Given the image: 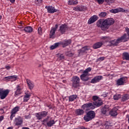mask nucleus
Returning a JSON list of instances; mask_svg holds the SVG:
<instances>
[{
	"label": "nucleus",
	"mask_w": 129,
	"mask_h": 129,
	"mask_svg": "<svg viewBox=\"0 0 129 129\" xmlns=\"http://www.w3.org/2000/svg\"><path fill=\"white\" fill-rule=\"evenodd\" d=\"M114 23V20L112 18H108L104 20L103 19H100L97 22V26L99 28H101L103 31H105L107 30Z\"/></svg>",
	"instance_id": "obj_1"
},
{
	"label": "nucleus",
	"mask_w": 129,
	"mask_h": 129,
	"mask_svg": "<svg viewBox=\"0 0 129 129\" xmlns=\"http://www.w3.org/2000/svg\"><path fill=\"white\" fill-rule=\"evenodd\" d=\"M95 117V112L93 111L88 112L84 117V119L85 121H89L93 119Z\"/></svg>",
	"instance_id": "obj_2"
},
{
	"label": "nucleus",
	"mask_w": 129,
	"mask_h": 129,
	"mask_svg": "<svg viewBox=\"0 0 129 129\" xmlns=\"http://www.w3.org/2000/svg\"><path fill=\"white\" fill-rule=\"evenodd\" d=\"M10 91L9 90H4V89L0 88V98L1 99H5L8 96Z\"/></svg>",
	"instance_id": "obj_3"
},
{
	"label": "nucleus",
	"mask_w": 129,
	"mask_h": 129,
	"mask_svg": "<svg viewBox=\"0 0 129 129\" xmlns=\"http://www.w3.org/2000/svg\"><path fill=\"white\" fill-rule=\"evenodd\" d=\"M82 108L84 110H90V109H94L95 106L92 104V103H88L84 104L82 106Z\"/></svg>",
	"instance_id": "obj_4"
},
{
	"label": "nucleus",
	"mask_w": 129,
	"mask_h": 129,
	"mask_svg": "<svg viewBox=\"0 0 129 129\" xmlns=\"http://www.w3.org/2000/svg\"><path fill=\"white\" fill-rule=\"evenodd\" d=\"M72 81H73L72 86L75 88L78 87L79 83L80 82V79L78 76H75L72 78Z\"/></svg>",
	"instance_id": "obj_5"
},
{
	"label": "nucleus",
	"mask_w": 129,
	"mask_h": 129,
	"mask_svg": "<svg viewBox=\"0 0 129 129\" xmlns=\"http://www.w3.org/2000/svg\"><path fill=\"white\" fill-rule=\"evenodd\" d=\"M58 29V25L56 24L54 27H52L49 33V38L50 39H54L55 38V32Z\"/></svg>",
	"instance_id": "obj_6"
},
{
	"label": "nucleus",
	"mask_w": 129,
	"mask_h": 129,
	"mask_svg": "<svg viewBox=\"0 0 129 129\" xmlns=\"http://www.w3.org/2000/svg\"><path fill=\"white\" fill-rule=\"evenodd\" d=\"M49 118H50V116H48L47 118L45 119L43 121L46 122V125H47V126H48L49 127H51V126H53V125L55 124V120H54L53 119L49 120Z\"/></svg>",
	"instance_id": "obj_7"
},
{
	"label": "nucleus",
	"mask_w": 129,
	"mask_h": 129,
	"mask_svg": "<svg viewBox=\"0 0 129 129\" xmlns=\"http://www.w3.org/2000/svg\"><path fill=\"white\" fill-rule=\"evenodd\" d=\"M48 114V111H43L36 114V116L37 118V119H41L43 117L47 116Z\"/></svg>",
	"instance_id": "obj_8"
},
{
	"label": "nucleus",
	"mask_w": 129,
	"mask_h": 129,
	"mask_svg": "<svg viewBox=\"0 0 129 129\" xmlns=\"http://www.w3.org/2000/svg\"><path fill=\"white\" fill-rule=\"evenodd\" d=\"M109 110H110L109 107H108V105H106L101 109V111L103 114L108 115L109 114Z\"/></svg>",
	"instance_id": "obj_9"
},
{
	"label": "nucleus",
	"mask_w": 129,
	"mask_h": 129,
	"mask_svg": "<svg viewBox=\"0 0 129 129\" xmlns=\"http://www.w3.org/2000/svg\"><path fill=\"white\" fill-rule=\"evenodd\" d=\"M125 80H126V78L124 77L118 79L116 81L117 85H118V86L120 85H124V83H125Z\"/></svg>",
	"instance_id": "obj_10"
},
{
	"label": "nucleus",
	"mask_w": 129,
	"mask_h": 129,
	"mask_svg": "<svg viewBox=\"0 0 129 129\" xmlns=\"http://www.w3.org/2000/svg\"><path fill=\"white\" fill-rule=\"evenodd\" d=\"M45 9L47 10V12L49 14H54V13L58 12V10L55 9L52 6H46Z\"/></svg>",
	"instance_id": "obj_11"
},
{
	"label": "nucleus",
	"mask_w": 129,
	"mask_h": 129,
	"mask_svg": "<svg viewBox=\"0 0 129 129\" xmlns=\"http://www.w3.org/2000/svg\"><path fill=\"white\" fill-rule=\"evenodd\" d=\"M117 110H118V106L114 107L110 112L109 114L111 116H116L117 115Z\"/></svg>",
	"instance_id": "obj_12"
},
{
	"label": "nucleus",
	"mask_w": 129,
	"mask_h": 129,
	"mask_svg": "<svg viewBox=\"0 0 129 129\" xmlns=\"http://www.w3.org/2000/svg\"><path fill=\"white\" fill-rule=\"evenodd\" d=\"M124 12H125V10L122 8L114 9L110 10V13H111L112 14H116L120 12L124 13Z\"/></svg>",
	"instance_id": "obj_13"
},
{
	"label": "nucleus",
	"mask_w": 129,
	"mask_h": 129,
	"mask_svg": "<svg viewBox=\"0 0 129 129\" xmlns=\"http://www.w3.org/2000/svg\"><path fill=\"white\" fill-rule=\"evenodd\" d=\"M98 20V17L96 15H94L89 19L88 21V24L89 25H91V24H93L95 22H96Z\"/></svg>",
	"instance_id": "obj_14"
},
{
	"label": "nucleus",
	"mask_w": 129,
	"mask_h": 129,
	"mask_svg": "<svg viewBox=\"0 0 129 129\" xmlns=\"http://www.w3.org/2000/svg\"><path fill=\"white\" fill-rule=\"evenodd\" d=\"M14 123L15 125H21L23 123V118L21 117L15 118Z\"/></svg>",
	"instance_id": "obj_15"
},
{
	"label": "nucleus",
	"mask_w": 129,
	"mask_h": 129,
	"mask_svg": "<svg viewBox=\"0 0 129 129\" xmlns=\"http://www.w3.org/2000/svg\"><path fill=\"white\" fill-rule=\"evenodd\" d=\"M88 76H89V75L83 72V74L80 76V78L82 81H88L89 80Z\"/></svg>",
	"instance_id": "obj_16"
},
{
	"label": "nucleus",
	"mask_w": 129,
	"mask_h": 129,
	"mask_svg": "<svg viewBox=\"0 0 129 129\" xmlns=\"http://www.w3.org/2000/svg\"><path fill=\"white\" fill-rule=\"evenodd\" d=\"M17 90L15 92V95L14 96L15 97H18L20 94H21L22 93V88H21V87H20V85H18L17 86Z\"/></svg>",
	"instance_id": "obj_17"
},
{
	"label": "nucleus",
	"mask_w": 129,
	"mask_h": 129,
	"mask_svg": "<svg viewBox=\"0 0 129 129\" xmlns=\"http://www.w3.org/2000/svg\"><path fill=\"white\" fill-rule=\"evenodd\" d=\"M90 50V47L88 46H85L79 50V54H83L84 53H87V51Z\"/></svg>",
	"instance_id": "obj_18"
},
{
	"label": "nucleus",
	"mask_w": 129,
	"mask_h": 129,
	"mask_svg": "<svg viewBox=\"0 0 129 129\" xmlns=\"http://www.w3.org/2000/svg\"><path fill=\"white\" fill-rule=\"evenodd\" d=\"M68 30V27L66 24H62L59 28V31L61 34H64Z\"/></svg>",
	"instance_id": "obj_19"
},
{
	"label": "nucleus",
	"mask_w": 129,
	"mask_h": 129,
	"mask_svg": "<svg viewBox=\"0 0 129 129\" xmlns=\"http://www.w3.org/2000/svg\"><path fill=\"white\" fill-rule=\"evenodd\" d=\"M101 79H102V76H101L95 77L93 79H92L91 83H97V82H99Z\"/></svg>",
	"instance_id": "obj_20"
},
{
	"label": "nucleus",
	"mask_w": 129,
	"mask_h": 129,
	"mask_svg": "<svg viewBox=\"0 0 129 129\" xmlns=\"http://www.w3.org/2000/svg\"><path fill=\"white\" fill-rule=\"evenodd\" d=\"M75 11H78L79 12H83L84 11H86V7L81 6L77 7L75 8Z\"/></svg>",
	"instance_id": "obj_21"
},
{
	"label": "nucleus",
	"mask_w": 129,
	"mask_h": 129,
	"mask_svg": "<svg viewBox=\"0 0 129 129\" xmlns=\"http://www.w3.org/2000/svg\"><path fill=\"white\" fill-rule=\"evenodd\" d=\"M62 47L65 48V47H67L68 45H70L71 44V40H65L62 42Z\"/></svg>",
	"instance_id": "obj_22"
},
{
	"label": "nucleus",
	"mask_w": 129,
	"mask_h": 129,
	"mask_svg": "<svg viewBox=\"0 0 129 129\" xmlns=\"http://www.w3.org/2000/svg\"><path fill=\"white\" fill-rule=\"evenodd\" d=\"M26 82L30 89H33V88H34V86H35V85H34V83L31 81V80L27 79Z\"/></svg>",
	"instance_id": "obj_23"
},
{
	"label": "nucleus",
	"mask_w": 129,
	"mask_h": 129,
	"mask_svg": "<svg viewBox=\"0 0 129 129\" xmlns=\"http://www.w3.org/2000/svg\"><path fill=\"white\" fill-rule=\"evenodd\" d=\"M102 45H103V43H102V42H97L93 45V48L94 49H98V48H100V47H101Z\"/></svg>",
	"instance_id": "obj_24"
},
{
	"label": "nucleus",
	"mask_w": 129,
	"mask_h": 129,
	"mask_svg": "<svg viewBox=\"0 0 129 129\" xmlns=\"http://www.w3.org/2000/svg\"><path fill=\"white\" fill-rule=\"evenodd\" d=\"M75 112L77 115H83L84 114V111L82 109H78L76 110Z\"/></svg>",
	"instance_id": "obj_25"
},
{
	"label": "nucleus",
	"mask_w": 129,
	"mask_h": 129,
	"mask_svg": "<svg viewBox=\"0 0 129 129\" xmlns=\"http://www.w3.org/2000/svg\"><path fill=\"white\" fill-rule=\"evenodd\" d=\"M92 104H93L94 106V105L95 106H100L102 105V101L100 100H98L97 101H95L93 103H92Z\"/></svg>",
	"instance_id": "obj_26"
},
{
	"label": "nucleus",
	"mask_w": 129,
	"mask_h": 129,
	"mask_svg": "<svg viewBox=\"0 0 129 129\" xmlns=\"http://www.w3.org/2000/svg\"><path fill=\"white\" fill-rule=\"evenodd\" d=\"M23 30L27 33H32L33 32V28L31 26H27Z\"/></svg>",
	"instance_id": "obj_27"
},
{
	"label": "nucleus",
	"mask_w": 129,
	"mask_h": 129,
	"mask_svg": "<svg viewBox=\"0 0 129 129\" xmlns=\"http://www.w3.org/2000/svg\"><path fill=\"white\" fill-rule=\"evenodd\" d=\"M30 97H31V95L25 93V95L24 97V102H27V101H28V100H29V99H30Z\"/></svg>",
	"instance_id": "obj_28"
},
{
	"label": "nucleus",
	"mask_w": 129,
	"mask_h": 129,
	"mask_svg": "<svg viewBox=\"0 0 129 129\" xmlns=\"http://www.w3.org/2000/svg\"><path fill=\"white\" fill-rule=\"evenodd\" d=\"M123 59L129 61V53L127 52H123L122 54Z\"/></svg>",
	"instance_id": "obj_29"
},
{
	"label": "nucleus",
	"mask_w": 129,
	"mask_h": 129,
	"mask_svg": "<svg viewBox=\"0 0 129 129\" xmlns=\"http://www.w3.org/2000/svg\"><path fill=\"white\" fill-rule=\"evenodd\" d=\"M17 78H18L17 76H11L5 77V79H7V80H9V79H13L14 81L17 80Z\"/></svg>",
	"instance_id": "obj_30"
},
{
	"label": "nucleus",
	"mask_w": 129,
	"mask_h": 129,
	"mask_svg": "<svg viewBox=\"0 0 129 129\" xmlns=\"http://www.w3.org/2000/svg\"><path fill=\"white\" fill-rule=\"evenodd\" d=\"M77 98V95H71L69 97V101H74V100H75V99H76Z\"/></svg>",
	"instance_id": "obj_31"
},
{
	"label": "nucleus",
	"mask_w": 129,
	"mask_h": 129,
	"mask_svg": "<svg viewBox=\"0 0 129 129\" xmlns=\"http://www.w3.org/2000/svg\"><path fill=\"white\" fill-rule=\"evenodd\" d=\"M18 111H19V107L17 106L12 110L11 113L16 114L18 112Z\"/></svg>",
	"instance_id": "obj_32"
},
{
	"label": "nucleus",
	"mask_w": 129,
	"mask_h": 129,
	"mask_svg": "<svg viewBox=\"0 0 129 129\" xmlns=\"http://www.w3.org/2000/svg\"><path fill=\"white\" fill-rule=\"evenodd\" d=\"M107 15V13L105 12H103L100 13L99 14V17L100 18H105V17H106V16Z\"/></svg>",
	"instance_id": "obj_33"
},
{
	"label": "nucleus",
	"mask_w": 129,
	"mask_h": 129,
	"mask_svg": "<svg viewBox=\"0 0 129 129\" xmlns=\"http://www.w3.org/2000/svg\"><path fill=\"white\" fill-rule=\"evenodd\" d=\"M128 99H129V95H124L122 97V101H126V100H128Z\"/></svg>",
	"instance_id": "obj_34"
},
{
	"label": "nucleus",
	"mask_w": 129,
	"mask_h": 129,
	"mask_svg": "<svg viewBox=\"0 0 129 129\" xmlns=\"http://www.w3.org/2000/svg\"><path fill=\"white\" fill-rule=\"evenodd\" d=\"M59 46V43H54L53 45L50 46L51 50H54V49H56V48H58Z\"/></svg>",
	"instance_id": "obj_35"
},
{
	"label": "nucleus",
	"mask_w": 129,
	"mask_h": 129,
	"mask_svg": "<svg viewBox=\"0 0 129 129\" xmlns=\"http://www.w3.org/2000/svg\"><path fill=\"white\" fill-rule=\"evenodd\" d=\"M120 98V95L116 94L113 96V99L114 100H118Z\"/></svg>",
	"instance_id": "obj_36"
},
{
	"label": "nucleus",
	"mask_w": 129,
	"mask_h": 129,
	"mask_svg": "<svg viewBox=\"0 0 129 129\" xmlns=\"http://www.w3.org/2000/svg\"><path fill=\"white\" fill-rule=\"evenodd\" d=\"M105 3L110 6L111 4L114 3V0H105Z\"/></svg>",
	"instance_id": "obj_37"
},
{
	"label": "nucleus",
	"mask_w": 129,
	"mask_h": 129,
	"mask_svg": "<svg viewBox=\"0 0 129 129\" xmlns=\"http://www.w3.org/2000/svg\"><path fill=\"white\" fill-rule=\"evenodd\" d=\"M90 71H91V68L89 67V68H88L87 69H86L84 71V73L89 75V72H90Z\"/></svg>",
	"instance_id": "obj_38"
},
{
	"label": "nucleus",
	"mask_w": 129,
	"mask_h": 129,
	"mask_svg": "<svg viewBox=\"0 0 129 129\" xmlns=\"http://www.w3.org/2000/svg\"><path fill=\"white\" fill-rule=\"evenodd\" d=\"M66 55H67V56H69V57H72V56L74 55V53L71 51H68L66 52Z\"/></svg>",
	"instance_id": "obj_39"
},
{
	"label": "nucleus",
	"mask_w": 129,
	"mask_h": 129,
	"mask_svg": "<svg viewBox=\"0 0 129 129\" xmlns=\"http://www.w3.org/2000/svg\"><path fill=\"white\" fill-rule=\"evenodd\" d=\"M97 2L99 5H102L105 2V0H97Z\"/></svg>",
	"instance_id": "obj_40"
},
{
	"label": "nucleus",
	"mask_w": 129,
	"mask_h": 129,
	"mask_svg": "<svg viewBox=\"0 0 129 129\" xmlns=\"http://www.w3.org/2000/svg\"><path fill=\"white\" fill-rule=\"evenodd\" d=\"M38 32L39 35H42V28L39 27L38 29Z\"/></svg>",
	"instance_id": "obj_41"
},
{
	"label": "nucleus",
	"mask_w": 129,
	"mask_h": 129,
	"mask_svg": "<svg viewBox=\"0 0 129 129\" xmlns=\"http://www.w3.org/2000/svg\"><path fill=\"white\" fill-rule=\"evenodd\" d=\"M93 100H94V101H96L98 100V97H97V96H93Z\"/></svg>",
	"instance_id": "obj_42"
},
{
	"label": "nucleus",
	"mask_w": 129,
	"mask_h": 129,
	"mask_svg": "<svg viewBox=\"0 0 129 129\" xmlns=\"http://www.w3.org/2000/svg\"><path fill=\"white\" fill-rule=\"evenodd\" d=\"M103 60H104V57H100L97 59V62H98L99 61H103Z\"/></svg>",
	"instance_id": "obj_43"
},
{
	"label": "nucleus",
	"mask_w": 129,
	"mask_h": 129,
	"mask_svg": "<svg viewBox=\"0 0 129 129\" xmlns=\"http://www.w3.org/2000/svg\"><path fill=\"white\" fill-rule=\"evenodd\" d=\"M16 114H14L13 113H11V115L10 116L11 120H13V117H15Z\"/></svg>",
	"instance_id": "obj_44"
},
{
	"label": "nucleus",
	"mask_w": 129,
	"mask_h": 129,
	"mask_svg": "<svg viewBox=\"0 0 129 129\" xmlns=\"http://www.w3.org/2000/svg\"><path fill=\"white\" fill-rule=\"evenodd\" d=\"M105 125L106 126V127L110 126V123H109V122L108 121H106L105 122Z\"/></svg>",
	"instance_id": "obj_45"
},
{
	"label": "nucleus",
	"mask_w": 129,
	"mask_h": 129,
	"mask_svg": "<svg viewBox=\"0 0 129 129\" xmlns=\"http://www.w3.org/2000/svg\"><path fill=\"white\" fill-rule=\"evenodd\" d=\"M60 60H63L64 58V56L63 54H60L59 57Z\"/></svg>",
	"instance_id": "obj_46"
},
{
	"label": "nucleus",
	"mask_w": 129,
	"mask_h": 129,
	"mask_svg": "<svg viewBox=\"0 0 129 129\" xmlns=\"http://www.w3.org/2000/svg\"><path fill=\"white\" fill-rule=\"evenodd\" d=\"M107 39H108V37L107 36H104L101 37L102 40H106Z\"/></svg>",
	"instance_id": "obj_47"
},
{
	"label": "nucleus",
	"mask_w": 129,
	"mask_h": 129,
	"mask_svg": "<svg viewBox=\"0 0 129 129\" xmlns=\"http://www.w3.org/2000/svg\"><path fill=\"white\" fill-rule=\"evenodd\" d=\"M5 68L7 69V70H10V69H11V67H10V66H6V67H5Z\"/></svg>",
	"instance_id": "obj_48"
},
{
	"label": "nucleus",
	"mask_w": 129,
	"mask_h": 129,
	"mask_svg": "<svg viewBox=\"0 0 129 129\" xmlns=\"http://www.w3.org/2000/svg\"><path fill=\"white\" fill-rule=\"evenodd\" d=\"M69 5H70V6H72L73 5H74L73 2H71L70 1H69Z\"/></svg>",
	"instance_id": "obj_49"
},
{
	"label": "nucleus",
	"mask_w": 129,
	"mask_h": 129,
	"mask_svg": "<svg viewBox=\"0 0 129 129\" xmlns=\"http://www.w3.org/2000/svg\"><path fill=\"white\" fill-rule=\"evenodd\" d=\"M3 119H4V116H0V120H1V121H2V120H3Z\"/></svg>",
	"instance_id": "obj_50"
},
{
	"label": "nucleus",
	"mask_w": 129,
	"mask_h": 129,
	"mask_svg": "<svg viewBox=\"0 0 129 129\" xmlns=\"http://www.w3.org/2000/svg\"><path fill=\"white\" fill-rule=\"evenodd\" d=\"M107 96V95L106 94H104L101 95V97H106Z\"/></svg>",
	"instance_id": "obj_51"
},
{
	"label": "nucleus",
	"mask_w": 129,
	"mask_h": 129,
	"mask_svg": "<svg viewBox=\"0 0 129 129\" xmlns=\"http://www.w3.org/2000/svg\"><path fill=\"white\" fill-rule=\"evenodd\" d=\"M73 3H74V5H76V4H78V2H77V1H76L74 2Z\"/></svg>",
	"instance_id": "obj_52"
},
{
	"label": "nucleus",
	"mask_w": 129,
	"mask_h": 129,
	"mask_svg": "<svg viewBox=\"0 0 129 129\" xmlns=\"http://www.w3.org/2000/svg\"><path fill=\"white\" fill-rule=\"evenodd\" d=\"M22 129H30V128L29 127H23L22 128Z\"/></svg>",
	"instance_id": "obj_53"
},
{
	"label": "nucleus",
	"mask_w": 129,
	"mask_h": 129,
	"mask_svg": "<svg viewBox=\"0 0 129 129\" xmlns=\"http://www.w3.org/2000/svg\"><path fill=\"white\" fill-rule=\"evenodd\" d=\"M37 2H38L39 4H41V3H42V0H37Z\"/></svg>",
	"instance_id": "obj_54"
},
{
	"label": "nucleus",
	"mask_w": 129,
	"mask_h": 129,
	"mask_svg": "<svg viewBox=\"0 0 129 129\" xmlns=\"http://www.w3.org/2000/svg\"><path fill=\"white\" fill-rule=\"evenodd\" d=\"M16 0H10L11 3H15Z\"/></svg>",
	"instance_id": "obj_55"
},
{
	"label": "nucleus",
	"mask_w": 129,
	"mask_h": 129,
	"mask_svg": "<svg viewBox=\"0 0 129 129\" xmlns=\"http://www.w3.org/2000/svg\"><path fill=\"white\" fill-rule=\"evenodd\" d=\"M18 28H19V29H23V26H19L18 27Z\"/></svg>",
	"instance_id": "obj_56"
},
{
	"label": "nucleus",
	"mask_w": 129,
	"mask_h": 129,
	"mask_svg": "<svg viewBox=\"0 0 129 129\" xmlns=\"http://www.w3.org/2000/svg\"><path fill=\"white\" fill-rule=\"evenodd\" d=\"M69 2H71V3H74V0H70Z\"/></svg>",
	"instance_id": "obj_57"
},
{
	"label": "nucleus",
	"mask_w": 129,
	"mask_h": 129,
	"mask_svg": "<svg viewBox=\"0 0 129 129\" xmlns=\"http://www.w3.org/2000/svg\"><path fill=\"white\" fill-rule=\"evenodd\" d=\"M26 118H30V116H25Z\"/></svg>",
	"instance_id": "obj_58"
},
{
	"label": "nucleus",
	"mask_w": 129,
	"mask_h": 129,
	"mask_svg": "<svg viewBox=\"0 0 129 129\" xmlns=\"http://www.w3.org/2000/svg\"><path fill=\"white\" fill-rule=\"evenodd\" d=\"M7 129H13V127H8Z\"/></svg>",
	"instance_id": "obj_59"
},
{
	"label": "nucleus",
	"mask_w": 129,
	"mask_h": 129,
	"mask_svg": "<svg viewBox=\"0 0 129 129\" xmlns=\"http://www.w3.org/2000/svg\"><path fill=\"white\" fill-rule=\"evenodd\" d=\"M0 20H2V16H0Z\"/></svg>",
	"instance_id": "obj_60"
},
{
	"label": "nucleus",
	"mask_w": 129,
	"mask_h": 129,
	"mask_svg": "<svg viewBox=\"0 0 129 129\" xmlns=\"http://www.w3.org/2000/svg\"><path fill=\"white\" fill-rule=\"evenodd\" d=\"M1 110H4L3 109H2Z\"/></svg>",
	"instance_id": "obj_61"
}]
</instances>
